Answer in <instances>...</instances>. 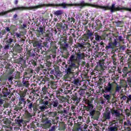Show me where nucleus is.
I'll return each instance as SVG.
<instances>
[{
	"label": "nucleus",
	"instance_id": "54",
	"mask_svg": "<svg viewBox=\"0 0 131 131\" xmlns=\"http://www.w3.org/2000/svg\"><path fill=\"white\" fill-rule=\"evenodd\" d=\"M83 47V45L81 43H77L76 45H75L76 49H82Z\"/></svg>",
	"mask_w": 131,
	"mask_h": 131
},
{
	"label": "nucleus",
	"instance_id": "13",
	"mask_svg": "<svg viewBox=\"0 0 131 131\" xmlns=\"http://www.w3.org/2000/svg\"><path fill=\"white\" fill-rule=\"evenodd\" d=\"M58 113L61 115H65L69 113L70 106H67L66 108H63V105H59L57 107Z\"/></svg>",
	"mask_w": 131,
	"mask_h": 131
},
{
	"label": "nucleus",
	"instance_id": "12",
	"mask_svg": "<svg viewBox=\"0 0 131 131\" xmlns=\"http://www.w3.org/2000/svg\"><path fill=\"white\" fill-rule=\"evenodd\" d=\"M49 101L50 100H46L45 99L41 100V102L43 105L39 106L38 107V111L36 112H38V113L43 112L46 109H48V108H49Z\"/></svg>",
	"mask_w": 131,
	"mask_h": 131
},
{
	"label": "nucleus",
	"instance_id": "62",
	"mask_svg": "<svg viewBox=\"0 0 131 131\" xmlns=\"http://www.w3.org/2000/svg\"><path fill=\"white\" fill-rule=\"evenodd\" d=\"M125 113H126V115H127V116H130L131 112H130V111H129V110H128V108L126 109Z\"/></svg>",
	"mask_w": 131,
	"mask_h": 131
},
{
	"label": "nucleus",
	"instance_id": "15",
	"mask_svg": "<svg viewBox=\"0 0 131 131\" xmlns=\"http://www.w3.org/2000/svg\"><path fill=\"white\" fill-rule=\"evenodd\" d=\"M90 116H92L91 118H92V119H94V120H98L100 115H101V112L99 111L93 110L90 112Z\"/></svg>",
	"mask_w": 131,
	"mask_h": 131
},
{
	"label": "nucleus",
	"instance_id": "47",
	"mask_svg": "<svg viewBox=\"0 0 131 131\" xmlns=\"http://www.w3.org/2000/svg\"><path fill=\"white\" fill-rule=\"evenodd\" d=\"M49 117H55L58 115L57 112H51L48 113Z\"/></svg>",
	"mask_w": 131,
	"mask_h": 131
},
{
	"label": "nucleus",
	"instance_id": "44",
	"mask_svg": "<svg viewBox=\"0 0 131 131\" xmlns=\"http://www.w3.org/2000/svg\"><path fill=\"white\" fill-rule=\"evenodd\" d=\"M119 61L121 65H124V62H125V59H124V57H123V56L122 55L119 56Z\"/></svg>",
	"mask_w": 131,
	"mask_h": 131
},
{
	"label": "nucleus",
	"instance_id": "45",
	"mask_svg": "<svg viewBox=\"0 0 131 131\" xmlns=\"http://www.w3.org/2000/svg\"><path fill=\"white\" fill-rule=\"evenodd\" d=\"M8 80V76L7 75H2L0 77V81L1 82H6Z\"/></svg>",
	"mask_w": 131,
	"mask_h": 131
},
{
	"label": "nucleus",
	"instance_id": "3",
	"mask_svg": "<svg viewBox=\"0 0 131 131\" xmlns=\"http://www.w3.org/2000/svg\"><path fill=\"white\" fill-rule=\"evenodd\" d=\"M93 8H96L97 9H102L104 11H107L108 10H111V13H114V12H117V11H120L121 10H125V11H128L129 12H131V8H127V7H122L120 8L119 6L117 7H115V4H113L111 6L109 7L108 6H100L98 5H94L93 6Z\"/></svg>",
	"mask_w": 131,
	"mask_h": 131
},
{
	"label": "nucleus",
	"instance_id": "36",
	"mask_svg": "<svg viewBox=\"0 0 131 131\" xmlns=\"http://www.w3.org/2000/svg\"><path fill=\"white\" fill-rule=\"evenodd\" d=\"M67 125L64 122H60L58 123L59 130H65Z\"/></svg>",
	"mask_w": 131,
	"mask_h": 131
},
{
	"label": "nucleus",
	"instance_id": "25",
	"mask_svg": "<svg viewBox=\"0 0 131 131\" xmlns=\"http://www.w3.org/2000/svg\"><path fill=\"white\" fill-rule=\"evenodd\" d=\"M104 61H100L99 64L96 67V70L97 71H104L105 69H107V67L104 66Z\"/></svg>",
	"mask_w": 131,
	"mask_h": 131
},
{
	"label": "nucleus",
	"instance_id": "7",
	"mask_svg": "<svg viewBox=\"0 0 131 131\" xmlns=\"http://www.w3.org/2000/svg\"><path fill=\"white\" fill-rule=\"evenodd\" d=\"M71 61L73 62V61H76L78 63V62L81 61V60H84L85 58V54L84 53L80 51V50H78L74 53L71 55Z\"/></svg>",
	"mask_w": 131,
	"mask_h": 131
},
{
	"label": "nucleus",
	"instance_id": "38",
	"mask_svg": "<svg viewBox=\"0 0 131 131\" xmlns=\"http://www.w3.org/2000/svg\"><path fill=\"white\" fill-rule=\"evenodd\" d=\"M10 93H11V91L10 90H8V89L7 88H5L2 90V94H3V97H5V98H7V97H8V96L10 95Z\"/></svg>",
	"mask_w": 131,
	"mask_h": 131
},
{
	"label": "nucleus",
	"instance_id": "6",
	"mask_svg": "<svg viewBox=\"0 0 131 131\" xmlns=\"http://www.w3.org/2000/svg\"><path fill=\"white\" fill-rule=\"evenodd\" d=\"M67 40H68V39H67L66 34H63V36L60 38L59 43L63 49H67V48L69 47V43H70V45L73 43V38H72L71 36L69 37V42L67 41Z\"/></svg>",
	"mask_w": 131,
	"mask_h": 131
},
{
	"label": "nucleus",
	"instance_id": "42",
	"mask_svg": "<svg viewBox=\"0 0 131 131\" xmlns=\"http://www.w3.org/2000/svg\"><path fill=\"white\" fill-rule=\"evenodd\" d=\"M73 131H80L81 130V125L79 123H77L73 129Z\"/></svg>",
	"mask_w": 131,
	"mask_h": 131
},
{
	"label": "nucleus",
	"instance_id": "11",
	"mask_svg": "<svg viewBox=\"0 0 131 131\" xmlns=\"http://www.w3.org/2000/svg\"><path fill=\"white\" fill-rule=\"evenodd\" d=\"M118 72L120 74H122L123 73L122 76L123 78H124L127 76V74H129L130 73L131 70H129L128 68L126 67L124 68L119 67L118 68Z\"/></svg>",
	"mask_w": 131,
	"mask_h": 131
},
{
	"label": "nucleus",
	"instance_id": "1",
	"mask_svg": "<svg viewBox=\"0 0 131 131\" xmlns=\"http://www.w3.org/2000/svg\"><path fill=\"white\" fill-rule=\"evenodd\" d=\"M42 7H56V4H40L35 6H30V7H25V6H21V7H17L13 8L11 9L7 10L6 11H4L0 12V16H5V15H7V14L9 13H13V12H15V11H25V10H31L40 9L42 8Z\"/></svg>",
	"mask_w": 131,
	"mask_h": 131
},
{
	"label": "nucleus",
	"instance_id": "9",
	"mask_svg": "<svg viewBox=\"0 0 131 131\" xmlns=\"http://www.w3.org/2000/svg\"><path fill=\"white\" fill-rule=\"evenodd\" d=\"M41 94L42 96H44V100L51 101V99H52V94H50L49 92V88L46 86H44L42 88V90L41 91Z\"/></svg>",
	"mask_w": 131,
	"mask_h": 131
},
{
	"label": "nucleus",
	"instance_id": "28",
	"mask_svg": "<svg viewBox=\"0 0 131 131\" xmlns=\"http://www.w3.org/2000/svg\"><path fill=\"white\" fill-rule=\"evenodd\" d=\"M69 63L70 64L69 65V67L68 68H69V69H71V70H73V69H75V68H76V64H75L76 63H78L77 61H71V57H70V59L69 60Z\"/></svg>",
	"mask_w": 131,
	"mask_h": 131
},
{
	"label": "nucleus",
	"instance_id": "18",
	"mask_svg": "<svg viewBox=\"0 0 131 131\" xmlns=\"http://www.w3.org/2000/svg\"><path fill=\"white\" fill-rule=\"evenodd\" d=\"M39 58H40V55L38 54H36L35 58V59H32L29 62V64L31 66V67H35L37 66V60L39 61H40V59H39Z\"/></svg>",
	"mask_w": 131,
	"mask_h": 131
},
{
	"label": "nucleus",
	"instance_id": "14",
	"mask_svg": "<svg viewBox=\"0 0 131 131\" xmlns=\"http://www.w3.org/2000/svg\"><path fill=\"white\" fill-rule=\"evenodd\" d=\"M56 27L58 31L66 33V30L68 28V26L62 23H59L56 24Z\"/></svg>",
	"mask_w": 131,
	"mask_h": 131
},
{
	"label": "nucleus",
	"instance_id": "63",
	"mask_svg": "<svg viewBox=\"0 0 131 131\" xmlns=\"http://www.w3.org/2000/svg\"><path fill=\"white\" fill-rule=\"evenodd\" d=\"M46 66H47V67H51V66H52V62L47 60L46 63Z\"/></svg>",
	"mask_w": 131,
	"mask_h": 131
},
{
	"label": "nucleus",
	"instance_id": "48",
	"mask_svg": "<svg viewBox=\"0 0 131 131\" xmlns=\"http://www.w3.org/2000/svg\"><path fill=\"white\" fill-rule=\"evenodd\" d=\"M31 113H32L30 112L28 110L25 111V115L27 118H31L32 116H33V115Z\"/></svg>",
	"mask_w": 131,
	"mask_h": 131
},
{
	"label": "nucleus",
	"instance_id": "19",
	"mask_svg": "<svg viewBox=\"0 0 131 131\" xmlns=\"http://www.w3.org/2000/svg\"><path fill=\"white\" fill-rule=\"evenodd\" d=\"M118 129V126L117 125V122L116 120H113L110 122V127H108V131H116Z\"/></svg>",
	"mask_w": 131,
	"mask_h": 131
},
{
	"label": "nucleus",
	"instance_id": "34",
	"mask_svg": "<svg viewBox=\"0 0 131 131\" xmlns=\"http://www.w3.org/2000/svg\"><path fill=\"white\" fill-rule=\"evenodd\" d=\"M83 109L86 111H88L89 112L93 111V110H94V105H93V102L92 103H89V104H88V106H84Z\"/></svg>",
	"mask_w": 131,
	"mask_h": 131
},
{
	"label": "nucleus",
	"instance_id": "29",
	"mask_svg": "<svg viewBox=\"0 0 131 131\" xmlns=\"http://www.w3.org/2000/svg\"><path fill=\"white\" fill-rule=\"evenodd\" d=\"M80 80L79 79H74L73 81L72 82V88H74L75 89H78V86L80 85Z\"/></svg>",
	"mask_w": 131,
	"mask_h": 131
},
{
	"label": "nucleus",
	"instance_id": "22",
	"mask_svg": "<svg viewBox=\"0 0 131 131\" xmlns=\"http://www.w3.org/2000/svg\"><path fill=\"white\" fill-rule=\"evenodd\" d=\"M56 41H52L50 43V52L51 53H53L54 54H57V50L58 49V47H57V44H56Z\"/></svg>",
	"mask_w": 131,
	"mask_h": 131
},
{
	"label": "nucleus",
	"instance_id": "26",
	"mask_svg": "<svg viewBox=\"0 0 131 131\" xmlns=\"http://www.w3.org/2000/svg\"><path fill=\"white\" fill-rule=\"evenodd\" d=\"M43 128H50L52 126V121L46 118L44 120V123L42 124Z\"/></svg>",
	"mask_w": 131,
	"mask_h": 131
},
{
	"label": "nucleus",
	"instance_id": "32",
	"mask_svg": "<svg viewBox=\"0 0 131 131\" xmlns=\"http://www.w3.org/2000/svg\"><path fill=\"white\" fill-rule=\"evenodd\" d=\"M59 102H58V101H53L51 102V103L48 104V108H58V107H59Z\"/></svg>",
	"mask_w": 131,
	"mask_h": 131
},
{
	"label": "nucleus",
	"instance_id": "50",
	"mask_svg": "<svg viewBox=\"0 0 131 131\" xmlns=\"http://www.w3.org/2000/svg\"><path fill=\"white\" fill-rule=\"evenodd\" d=\"M124 127H126V126H131V119L127 120L126 121L124 122Z\"/></svg>",
	"mask_w": 131,
	"mask_h": 131
},
{
	"label": "nucleus",
	"instance_id": "20",
	"mask_svg": "<svg viewBox=\"0 0 131 131\" xmlns=\"http://www.w3.org/2000/svg\"><path fill=\"white\" fill-rule=\"evenodd\" d=\"M73 70L69 69L68 68L65 70L66 74L64 75V78L65 79H71L73 76Z\"/></svg>",
	"mask_w": 131,
	"mask_h": 131
},
{
	"label": "nucleus",
	"instance_id": "59",
	"mask_svg": "<svg viewBox=\"0 0 131 131\" xmlns=\"http://www.w3.org/2000/svg\"><path fill=\"white\" fill-rule=\"evenodd\" d=\"M105 80L102 79V78H99L98 80V85H102L103 84V83L105 81Z\"/></svg>",
	"mask_w": 131,
	"mask_h": 131
},
{
	"label": "nucleus",
	"instance_id": "5",
	"mask_svg": "<svg viewBox=\"0 0 131 131\" xmlns=\"http://www.w3.org/2000/svg\"><path fill=\"white\" fill-rule=\"evenodd\" d=\"M95 4L92 5L89 3H84V1H82L80 3H75V4H67L65 3H62L61 4H56V7H62L63 9H66L67 7H80V9H82L84 7H86L88 6H92L94 7Z\"/></svg>",
	"mask_w": 131,
	"mask_h": 131
},
{
	"label": "nucleus",
	"instance_id": "24",
	"mask_svg": "<svg viewBox=\"0 0 131 131\" xmlns=\"http://www.w3.org/2000/svg\"><path fill=\"white\" fill-rule=\"evenodd\" d=\"M117 46V41L116 39H114V41H111L108 43V46L105 47L106 50H109V49H112V50H114L115 47Z\"/></svg>",
	"mask_w": 131,
	"mask_h": 131
},
{
	"label": "nucleus",
	"instance_id": "49",
	"mask_svg": "<svg viewBox=\"0 0 131 131\" xmlns=\"http://www.w3.org/2000/svg\"><path fill=\"white\" fill-rule=\"evenodd\" d=\"M78 94L80 95V97H83L85 95V90L80 89V90L78 91Z\"/></svg>",
	"mask_w": 131,
	"mask_h": 131
},
{
	"label": "nucleus",
	"instance_id": "37",
	"mask_svg": "<svg viewBox=\"0 0 131 131\" xmlns=\"http://www.w3.org/2000/svg\"><path fill=\"white\" fill-rule=\"evenodd\" d=\"M56 97L58 99L59 102L60 103H66V100H67V98H66L63 96H61L57 95Z\"/></svg>",
	"mask_w": 131,
	"mask_h": 131
},
{
	"label": "nucleus",
	"instance_id": "8",
	"mask_svg": "<svg viewBox=\"0 0 131 131\" xmlns=\"http://www.w3.org/2000/svg\"><path fill=\"white\" fill-rule=\"evenodd\" d=\"M26 105H27L26 108L28 111L31 113H35L38 111L37 105H35L33 102L31 101L29 99L26 100Z\"/></svg>",
	"mask_w": 131,
	"mask_h": 131
},
{
	"label": "nucleus",
	"instance_id": "21",
	"mask_svg": "<svg viewBox=\"0 0 131 131\" xmlns=\"http://www.w3.org/2000/svg\"><path fill=\"white\" fill-rule=\"evenodd\" d=\"M32 43H33V47L35 48V49L37 50V52L42 48V45L40 41L33 40L32 41Z\"/></svg>",
	"mask_w": 131,
	"mask_h": 131
},
{
	"label": "nucleus",
	"instance_id": "43",
	"mask_svg": "<svg viewBox=\"0 0 131 131\" xmlns=\"http://www.w3.org/2000/svg\"><path fill=\"white\" fill-rule=\"evenodd\" d=\"M120 86L126 89L127 88V82L124 80H122L120 82Z\"/></svg>",
	"mask_w": 131,
	"mask_h": 131
},
{
	"label": "nucleus",
	"instance_id": "23",
	"mask_svg": "<svg viewBox=\"0 0 131 131\" xmlns=\"http://www.w3.org/2000/svg\"><path fill=\"white\" fill-rule=\"evenodd\" d=\"M63 14V11L61 10H57L54 13V15H55V18L53 19V21L54 22H57L58 21V18L60 19L61 18V16H62V14Z\"/></svg>",
	"mask_w": 131,
	"mask_h": 131
},
{
	"label": "nucleus",
	"instance_id": "52",
	"mask_svg": "<svg viewBox=\"0 0 131 131\" xmlns=\"http://www.w3.org/2000/svg\"><path fill=\"white\" fill-rule=\"evenodd\" d=\"M116 40L117 41H124V38L122 36H117Z\"/></svg>",
	"mask_w": 131,
	"mask_h": 131
},
{
	"label": "nucleus",
	"instance_id": "30",
	"mask_svg": "<svg viewBox=\"0 0 131 131\" xmlns=\"http://www.w3.org/2000/svg\"><path fill=\"white\" fill-rule=\"evenodd\" d=\"M113 85V83H111L110 82H108L107 83V85L105 87H104V90H103V93H110L111 91H112L113 88L112 86Z\"/></svg>",
	"mask_w": 131,
	"mask_h": 131
},
{
	"label": "nucleus",
	"instance_id": "55",
	"mask_svg": "<svg viewBox=\"0 0 131 131\" xmlns=\"http://www.w3.org/2000/svg\"><path fill=\"white\" fill-rule=\"evenodd\" d=\"M68 21L69 23H71V24H73L74 22H75V19H74V17H69Z\"/></svg>",
	"mask_w": 131,
	"mask_h": 131
},
{
	"label": "nucleus",
	"instance_id": "33",
	"mask_svg": "<svg viewBox=\"0 0 131 131\" xmlns=\"http://www.w3.org/2000/svg\"><path fill=\"white\" fill-rule=\"evenodd\" d=\"M28 56L29 57H32L33 58H35L37 53L35 52V50L33 49H31L30 50H28L27 53Z\"/></svg>",
	"mask_w": 131,
	"mask_h": 131
},
{
	"label": "nucleus",
	"instance_id": "27",
	"mask_svg": "<svg viewBox=\"0 0 131 131\" xmlns=\"http://www.w3.org/2000/svg\"><path fill=\"white\" fill-rule=\"evenodd\" d=\"M13 50L14 52H15V53H18V54H20V53H22V51H23V48H22L20 45L18 43H15L13 48Z\"/></svg>",
	"mask_w": 131,
	"mask_h": 131
},
{
	"label": "nucleus",
	"instance_id": "64",
	"mask_svg": "<svg viewBox=\"0 0 131 131\" xmlns=\"http://www.w3.org/2000/svg\"><path fill=\"white\" fill-rule=\"evenodd\" d=\"M126 103H129V101L131 100V95H128Z\"/></svg>",
	"mask_w": 131,
	"mask_h": 131
},
{
	"label": "nucleus",
	"instance_id": "58",
	"mask_svg": "<svg viewBox=\"0 0 131 131\" xmlns=\"http://www.w3.org/2000/svg\"><path fill=\"white\" fill-rule=\"evenodd\" d=\"M14 41V39L12 38H10L8 39L6 41V44L8 43V45H12V42Z\"/></svg>",
	"mask_w": 131,
	"mask_h": 131
},
{
	"label": "nucleus",
	"instance_id": "39",
	"mask_svg": "<svg viewBox=\"0 0 131 131\" xmlns=\"http://www.w3.org/2000/svg\"><path fill=\"white\" fill-rule=\"evenodd\" d=\"M112 59L113 60V65H115V66H117L118 62H117V56H116V54H114L113 56H112Z\"/></svg>",
	"mask_w": 131,
	"mask_h": 131
},
{
	"label": "nucleus",
	"instance_id": "53",
	"mask_svg": "<svg viewBox=\"0 0 131 131\" xmlns=\"http://www.w3.org/2000/svg\"><path fill=\"white\" fill-rule=\"evenodd\" d=\"M79 74V72H73L72 78H74V79H77V78H78L77 77H78Z\"/></svg>",
	"mask_w": 131,
	"mask_h": 131
},
{
	"label": "nucleus",
	"instance_id": "31",
	"mask_svg": "<svg viewBox=\"0 0 131 131\" xmlns=\"http://www.w3.org/2000/svg\"><path fill=\"white\" fill-rule=\"evenodd\" d=\"M55 74L54 76L55 77H62V72L60 71V67H56L54 68Z\"/></svg>",
	"mask_w": 131,
	"mask_h": 131
},
{
	"label": "nucleus",
	"instance_id": "4",
	"mask_svg": "<svg viewBox=\"0 0 131 131\" xmlns=\"http://www.w3.org/2000/svg\"><path fill=\"white\" fill-rule=\"evenodd\" d=\"M28 90L25 89L24 91H21L19 93V98H18L19 102L17 106H15L14 110L16 112L21 111L23 109V107H25L26 105V99L25 97H26V94H27Z\"/></svg>",
	"mask_w": 131,
	"mask_h": 131
},
{
	"label": "nucleus",
	"instance_id": "17",
	"mask_svg": "<svg viewBox=\"0 0 131 131\" xmlns=\"http://www.w3.org/2000/svg\"><path fill=\"white\" fill-rule=\"evenodd\" d=\"M46 31V27L42 25L38 27L37 30H36L37 37H40L42 35H43V33Z\"/></svg>",
	"mask_w": 131,
	"mask_h": 131
},
{
	"label": "nucleus",
	"instance_id": "56",
	"mask_svg": "<svg viewBox=\"0 0 131 131\" xmlns=\"http://www.w3.org/2000/svg\"><path fill=\"white\" fill-rule=\"evenodd\" d=\"M44 37H46L45 38V40H47V41H49L50 39H51V37H50V33L45 34Z\"/></svg>",
	"mask_w": 131,
	"mask_h": 131
},
{
	"label": "nucleus",
	"instance_id": "35",
	"mask_svg": "<svg viewBox=\"0 0 131 131\" xmlns=\"http://www.w3.org/2000/svg\"><path fill=\"white\" fill-rule=\"evenodd\" d=\"M111 112L113 116H115V117H120V111L118 110H111Z\"/></svg>",
	"mask_w": 131,
	"mask_h": 131
},
{
	"label": "nucleus",
	"instance_id": "40",
	"mask_svg": "<svg viewBox=\"0 0 131 131\" xmlns=\"http://www.w3.org/2000/svg\"><path fill=\"white\" fill-rule=\"evenodd\" d=\"M52 58H53V59L56 58V53H52V54H51L49 55H46V59L47 61L48 60H52Z\"/></svg>",
	"mask_w": 131,
	"mask_h": 131
},
{
	"label": "nucleus",
	"instance_id": "61",
	"mask_svg": "<svg viewBox=\"0 0 131 131\" xmlns=\"http://www.w3.org/2000/svg\"><path fill=\"white\" fill-rule=\"evenodd\" d=\"M103 97L104 98H105V99H106V100H108V101H109V100H110L111 98V96H110V95H106V94H104Z\"/></svg>",
	"mask_w": 131,
	"mask_h": 131
},
{
	"label": "nucleus",
	"instance_id": "41",
	"mask_svg": "<svg viewBox=\"0 0 131 131\" xmlns=\"http://www.w3.org/2000/svg\"><path fill=\"white\" fill-rule=\"evenodd\" d=\"M103 118L105 120H109V119H111V116L110 115V112L105 113L103 115Z\"/></svg>",
	"mask_w": 131,
	"mask_h": 131
},
{
	"label": "nucleus",
	"instance_id": "51",
	"mask_svg": "<svg viewBox=\"0 0 131 131\" xmlns=\"http://www.w3.org/2000/svg\"><path fill=\"white\" fill-rule=\"evenodd\" d=\"M37 126H38V123L36 122H33L31 124V127L33 128H36Z\"/></svg>",
	"mask_w": 131,
	"mask_h": 131
},
{
	"label": "nucleus",
	"instance_id": "57",
	"mask_svg": "<svg viewBox=\"0 0 131 131\" xmlns=\"http://www.w3.org/2000/svg\"><path fill=\"white\" fill-rule=\"evenodd\" d=\"M51 89L53 90H56L57 89V84L55 82H52L51 86Z\"/></svg>",
	"mask_w": 131,
	"mask_h": 131
},
{
	"label": "nucleus",
	"instance_id": "10",
	"mask_svg": "<svg viewBox=\"0 0 131 131\" xmlns=\"http://www.w3.org/2000/svg\"><path fill=\"white\" fill-rule=\"evenodd\" d=\"M27 77L25 76L22 79V81H18L16 83L17 86L18 88H23L24 89H28L30 86V83L28 80L26 79Z\"/></svg>",
	"mask_w": 131,
	"mask_h": 131
},
{
	"label": "nucleus",
	"instance_id": "46",
	"mask_svg": "<svg viewBox=\"0 0 131 131\" xmlns=\"http://www.w3.org/2000/svg\"><path fill=\"white\" fill-rule=\"evenodd\" d=\"M15 122L16 124H18L19 126H21V124H23L24 123V121L23 120H19L18 119H16L15 120Z\"/></svg>",
	"mask_w": 131,
	"mask_h": 131
},
{
	"label": "nucleus",
	"instance_id": "60",
	"mask_svg": "<svg viewBox=\"0 0 131 131\" xmlns=\"http://www.w3.org/2000/svg\"><path fill=\"white\" fill-rule=\"evenodd\" d=\"M83 101H84L85 104H86L87 105H89V104H92V103H93V101H90L89 99H84Z\"/></svg>",
	"mask_w": 131,
	"mask_h": 131
},
{
	"label": "nucleus",
	"instance_id": "2",
	"mask_svg": "<svg viewBox=\"0 0 131 131\" xmlns=\"http://www.w3.org/2000/svg\"><path fill=\"white\" fill-rule=\"evenodd\" d=\"M94 35L95 36V39L96 41H99L102 39V37H101L98 33H94L93 30L87 29L85 30V33L82 36V40L85 42L93 41L94 40V37H93V36H94Z\"/></svg>",
	"mask_w": 131,
	"mask_h": 131
},
{
	"label": "nucleus",
	"instance_id": "16",
	"mask_svg": "<svg viewBox=\"0 0 131 131\" xmlns=\"http://www.w3.org/2000/svg\"><path fill=\"white\" fill-rule=\"evenodd\" d=\"M37 83H38V84H45L46 82H49L50 81V78L46 77H43V76H40L38 77L36 79Z\"/></svg>",
	"mask_w": 131,
	"mask_h": 131
}]
</instances>
